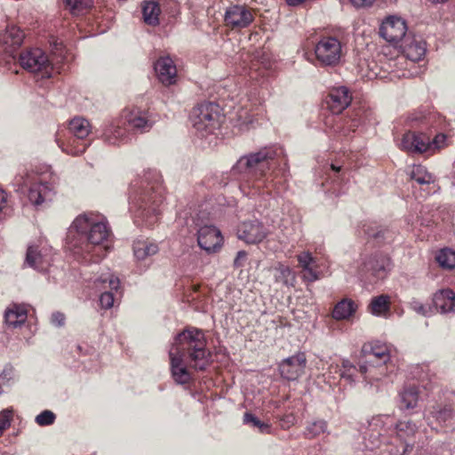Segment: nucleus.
<instances>
[{"label":"nucleus","mask_w":455,"mask_h":455,"mask_svg":"<svg viewBox=\"0 0 455 455\" xmlns=\"http://www.w3.org/2000/svg\"><path fill=\"white\" fill-rule=\"evenodd\" d=\"M327 429V422L325 420H316L312 423H310L304 432V435L308 438L312 439L319 435L324 433Z\"/></svg>","instance_id":"obj_42"},{"label":"nucleus","mask_w":455,"mask_h":455,"mask_svg":"<svg viewBox=\"0 0 455 455\" xmlns=\"http://www.w3.org/2000/svg\"><path fill=\"white\" fill-rule=\"evenodd\" d=\"M410 176L411 180H415L419 185H430L435 182L433 174L421 164L413 165L410 172Z\"/></svg>","instance_id":"obj_37"},{"label":"nucleus","mask_w":455,"mask_h":455,"mask_svg":"<svg viewBox=\"0 0 455 455\" xmlns=\"http://www.w3.org/2000/svg\"><path fill=\"white\" fill-rule=\"evenodd\" d=\"M65 4L73 15H80L92 6V0H65Z\"/></svg>","instance_id":"obj_41"},{"label":"nucleus","mask_w":455,"mask_h":455,"mask_svg":"<svg viewBox=\"0 0 455 455\" xmlns=\"http://www.w3.org/2000/svg\"><path fill=\"white\" fill-rule=\"evenodd\" d=\"M299 267L303 271V277L307 282H315L319 279L320 272L315 258L309 251H303L297 256Z\"/></svg>","instance_id":"obj_27"},{"label":"nucleus","mask_w":455,"mask_h":455,"mask_svg":"<svg viewBox=\"0 0 455 455\" xmlns=\"http://www.w3.org/2000/svg\"><path fill=\"white\" fill-rule=\"evenodd\" d=\"M162 192L159 183H148L140 193L133 196L132 207L135 209L136 222L150 228L158 221L164 199Z\"/></svg>","instance_id":"obj_6"},{"label":"nucleus","mask_w":455,"mask_h":455,"mask_svg":"<svg viewBox=\"0 0 455 455\" xmlns=\"http://www.w3.org/2000/svg\"><path fill=\"white\" fill-rule=\"evenodd\" d=\"M232 171L252 179L257 191L269 190L279 174L285 177L289 172L288 159L281 146L273 145L241 156Z\"/></svg>","instance_id":"obj_3"},{"label":"nucleus","mask_w":455,"mask_h":455,"mask_svg":"<svg viewBox=\"0 0 455 455\" xmlns=\"http://www.w3.org/2000/svg\"><path fill=\"white\" fill-rule=\"evenodd\" d=\"M435 260L441 267L453 269L455 267V251L450 248H443L436 253Z\"/></svg>","instance_id":"obj_40"},{"label":"nucleus","mask_w":455,"mask_h":455,"mask_svg":"<svg viewBox=\"0 0 455 455\" xmlns=\"http://www.w3.org/2000/svg\"><path fill=\"white\" fill-rule=\"evenodd\" d=\"M111 235L105 216L96 212H86L77 216L70 227L67 241L69 249L84 262L97 263L107 253L105 244Z\"/></svg>","instance_id":"obj_2"},{"label":"nucleus","mask_w":455,"mask_h":455,"mask_svg":"<svg viewBox=\"0 0 455 455\" xmlns=\"http://www.w3.org/2000/svg\"><path fill=\"white\" fill-rule=\"evenodd\" d=\"M273 270L274 278L276 283H282L286 287H293L295 285L296 274L289 266L278 262Z\"/></svg>","instance_id":"obj_33"},{"label":"nucleus","mask_w":455,"mask_h":455,"mask_svg":"<svg viewBox=\"0 0 455 455\" xmlns=\"http://www.w3.org/2000/svg\"><path fill=\"white\" fill-rule=\"evenodd\" d=\"M237 123L241 130H245L249 128L250 124H252L253 117L248 114L247 110L241 109L237 113Z\"/></svg>","instance_id":"obj_45"},{"label":"nucleus","mask_w":455,"mask_h":455,"mask_svg":"<svg viewBox=\"0 0 455 455\" xmlns=\"http://www.w3.org/2000/svg\"><path fill=\"white\" fill-rule=\"evenodd\" d=\"M94 285L99 290H106L100 297L101 307L105 309L111 308L116 301L115 296L120 286L119 279L110 273H106L95 279Z\"/></svg>","instance_id":"obj_15"},{"label":"nucleus","mask_w":455,"mask_h":455,"mask_svg":"<svg viewBox=\"0 0 455 455\" xmlns=\"http://www.w3.org/2000/svg\"><path fill=\"white\" fill-rule=\"evenodd\" d=\"M364 232L368 236L379 238L380 236H384V235L387 231L380 230L379 232H374V231L371 230L370 228H368V229L364 230Z\"/></svg>","instance_id":"obj_52"},{"label":"nucleus","mask_w":455,"mask_h":455,"mask_svg":"<svg viewBox=\"0 0 455 455\" xmlns=\"http://www.w3.org/2000/svg\"><path fill=\"white\" fill-rule=\"evenodd\" d=\"M132 249L137 260H145L156 254L159 251L158 244L148 239H138L134 241Z\"/></svg>","instance_id":"obj_32"},{"label":"nucleus","mask_w":455,"mask_h":455,"mask_svg":"<svg viewBox=\"0 0 455 455\" xmlns=\"http://www.w3.org/2000/svg\"><path fill=\"white\" fill-rule=\"evenodd\" d=\"M51 322L53 325L60 327L65 323V315L60 312H55L52 315Z\"/></svg>","instance_id":"obj_47"},{"label":"nucleus","mask_w":455,"mask_h":455,"mask_svg":"<svg viewBox=\"0 0 455 455\" xmlns=\"http://www.w3.org/2000/svg\"><path fill=\"white\" fill-rule=\"evenodd\" d=\"M390 258L381 252H363L357 261V275L370 283L385 278L391 270Z\"/></svg>","instance_id":"obj_8"},{"label":"nucleus","mask_w":455,"mask_h":455,"mask_svg":"<svg viewBox=\"0 0 455 455\" xmlns=\"http://www.w3.org/2000/svg\"><path fill=\"white\" fill-rule=\"evenodd\" d=\"M190 119L197 134L205 137L220 127L223 116L220 115L219 105L204 102L193 109Z\"/></svg>","instance_id":"obj_9"},{"label":"nucleus","mask_w":455,"mask_h":455,"mask_svg":"<svg viewBox=\"0 0 455 455\" xmlns=\"http://www.w3.org/2000/svg\"><path fill=\"white\" fill-rule=\"evenodd\" d=\"M412 120H415V121H420V122H421V119H420V118H419V117H417V116L413 117V118H412Z\"/></svg>","instance_id":"obj_57"},{"label":"nucleus","mask_w":455,"mask_h":455,"mask_svg":"<svg viewBox=\"0 0 455 455\" xmlns=\"http://www.w3.org/2000/svg\"><path fill=\"white\" fill-rule=\"evenodd\" d=\"M419 435L416 423L411 419L395 422L391 415L381 414L372 417L369 421L364 439L369 449L378 448L382 443L397 445L399 442L403 452H406L408 448L412 449Z\"/></svg>","instance_id":"obj_4"},{"label":"nucleus","mask_w":455,"mask_h":455,"mask_svg":"<svg viewBox=\"0 0 455 455\" xmlns=\"http://www.w3.org/2000/svg\"><path fill=\"white\" fill-rule=\"evenodd\" d=\"M426 419L432 428H435V423L440 427H453L455 426V410L451 405L438 404L432 407Z\"/></svg>","instance_id":"obj_24"},{"label":"nucleus","mask_w":455,"mask_h":455,"mask_svg":"<svg viewBox=\"0 0 455 455\" xmlns=\"http://www.w3.org/2000/svg\"><path fill=\"white\" fill-rule=\"evenodd\" d=\"M356 309L357 305L354 300L343 299L335 305L331 315L336 320H346L350 318Z\"/></svg>","instance_id":"obj_35"},{"label":"nucleus","mask_w":455,"mask_h":455,"mask_svg":"<svg viewBox=\"0 0 455 455\" xmlns=\"http://www.w3.org/2000/svg\"><path fill=\"white\" fill-rule=\"evenodd\" d=\"M20 66L28 72L40 74L41 77H50L52 67L48 56L40 48H32L20 55Z\"/></svg>","instance_id":"obj_13"},{"label":"nucleus","mask_w":455,"mask_h":455,"mask_svg":"<svg viewBox=\"0 0 455 455\" xmlns=\"http://www.w3.org/2000/svg\"><path fill=\"white\" fill-rule=\"evenodd\" d=\"M251 10L243 5H233L225 13L226 25L232 28H243L253 21Z\"/></svg>","instance_id":"obj_22"},{"label":"nucleus","mask_w":455,"mask_h":455,"mask_svg":"<svg viewBox=\"0 0 455 455\" xmlns=\"http://www.w3.org/2000/svg\"><path fill=\"white\" fill-rule=\"evenodd\" d=\"M121 118L128 132H147L156 123V118L151 114L140 108L124 109Z\"/></svg>","instance_id":"obj_14"},{"label":"nucleus","mask_w":455,"mask_h":455,"mask_svg":"<svg viewBox=\"0 0 455 455\" xmlns=\"http://www.w3.org/2000/svg\"><path fill=\"white\" fill-rule=\"evenodd\" d=\"M28 317L27 306L24 304H11L4 312L5 323L16 328L23 324Z\"/></svg>","instance_id":"obj_30"},{"label":"nucleus","mask_w":455,"mask_h":455,"mask_svg":"<svg viewBox=\"0 0 455 455\" xmlns=\"http://www.w3.org/2000/svg\"><path fill=\"white\" fill-rule=\"evenodd\" d=\"M407 65V61L404 56H397L395 59H387L382 63V68L385 72L388 73L392 77H407L411 74H408L406 71L402 70L403 65Z\"/></svg>","instance_id":"obj_34"},{"label":"nucleus","mask_w":455,"mask_h":455,"mask_svg":"<svg viewBox=\"0 0 455 455\" xmlns=\"http://www.w3.org/2000/svg\"><path fill=\"white\" fill-rule=\"evenodd\" d=\"M331 169H332L334 172H339L340 167L336 166V165H334V164H331Z\"/></svg>","instance_id":"obj_56"},{"label":"nucleus","mask_w":455,"mask_h":455,"mask_svg":"<svg viewBox=\"0 0 455 455\" xmlns=\"http://www.w3.org/2000/svg\"><path fill=\"white\" fill-rule=\"evenodd\" d=\"M7 195L4 190L0 188V212L6 207Z\"/></svg>","instance_id":"obj_51"},{"label":"nucleus","mask_w":455,"mask_h":455,"mask_svg":"<svg viewBox=\"0 0 455 455\" xmlns=\"http://www.w3.org/2000/svg\"><path fill=\"white\" fill-rule=\"evenodd\" d=\"M352 94L346 86L332 88L327 97L326 103L328 108L334 115L340 114L351 103Z\"/></svg>","instance_id":"obj_23"},{"label":"nucleus","mask_w":455,"mask_h":455,"mask_svg":"<svg viewBox=\"0 0 455 455\" xmlns=\"http://www.w3.org/2000/svg\"><path fill=\"white\" fill-rule=\"evenodd\" d=\"M306 366V355L303 352H299L283 360L279 364V371L283 378L288 380H297L305 373Z\"/></svg>","instance_id":"obj_21"},{"label":"nucleus","mask_w":455,"mask_h":455,"mask_svg":"<svg viewBox=\"0 0 455 455\" xmlns=\"http://www.w3.org/2000/svg\"><path fill=\"white\" fill-rule=\"evenodd\" d=\"M24 39V33L16 26H11L0 35V42L5 50L12 53L20 47Z\"/></svg>","instance_id":"obj_31"},{"label":"nucleus","mask_w":455,"mask_h":455,"mask_svg":"<svg viewBox=\"0 0 455 455\" xmlns=\"http://www.w3.org/2000/svg\"><path fill=\"white\" fill-rule=\"evenodd\" d=\"M434 305L441 314L455 312V293L451 289L436 291L433 299Z\"/></svg>","instance_id":"obj_29"},{"label":"nucleus","mask_w":455,"mask_h":455,"mask_svg":"<svg viewBox=\"0 0 455 455\" xmlns=\"http://www.w3.org/2000/svg\"><path fill=\"white\" fill-rule=\"evenodd\" d=\"M352 4L355 7H369L371 6L374 0H350Z\"/></svg>","instance_id":"obj_50"},{"label":"nucleus","mask_w":455,"mask_h":455,"mask_svg":"<svg viewBox=\"0 0 455 455\" xmlns=\"http://www.w3.org/2000/svg\"><path fill=\"white\" fill-rule=\"evenodd\" d=\"M446 136L438 133L433 140L423 132H408L402 139L401 148L411 153H434L445 145Z\"/></svg>","instance_id":"obj_11"},{"label":"nucleus","mask_w":455,"mask_h":455,"mask_svg":"<svg viewBox=\"0 0 455 455\" xmlns=\"http://www.w3.org/2000/svg\"><path fill=\"white\" fill-rule=\"evenodd\" d=\"M197 243L206 252L212 253L221 248L223 237L216 227L204 225L197 230Z\"/></svg>","instance_id":"obj_20"},{"label":"nucleus","mask_w":455,"mask_h":455,"mask_svg":"<svg viewBox=\"0 0 455 455\" xmlns=\"http://www.w3.org/2000/svg\"><path fill=\"white\" fill-rule=\"evenodd\" d=\"M315 54L322 67H336L343 55V45L337 37L325 36L315 44Z\"/></svg>","instance_id":"obj_12"},{"label":"nucleus","mask_w":455,"mask_h":455,"mask_svg":"<svg viewBox=\"0 0 455 455\" xmlns=\"http://www.w3.org/2000/svg\"><path fill=\"white\" fill-rule=\"evenodd\" d=\"M161 10L158 3L155 0H146L142 4L143 20L146 24L156 26L159 24Z\"/></svg>","instance_id":"obj_36"},{"label":"nucleus","mask_w":455,"mask_h":455,"mask_svg":"<svg viewBox=\"0 0 455 455\" xmlns=\"http://www.w3.org/2000/svg\"><path fill=\"white\" fill-rule=\"evenodd\" d=\"M411 305L414 311L422 315H426L428 312L427 307L419 301H412Z\"/></svg>","instance_id":"obj_48"},{"label":"nucleus","mask_w":455,"mask_h":455,"mask_svg":"<svg viewBox=\"0 0 455 455\" xmlns=\"http://www.w3.org/2000/svg\"><path fill=\"white\" fill-rule=\"evenodd\" d=\"M419 402V389L415 385L404 387L399 394V408L403 411L418 408Z\"/></svg>","instance_id":"obj_28"},{"label":"nucleus","mask_w":455,"mask_h":455,"mask_svg":"<svg viewBox=\"0 0 455 455\" xmlns=\"http://www.w3.org/2000/svg\"><path fill=\"white\" fill-rule=\"evenodd\" d=\"M389 303L387 295L374 297L369 305V311L374 315H381L389 311Z\"/></svg>","instance_id":"obj_39"},{"label":"nucleus","mask_w":455,"mask_h":455,"mask_svg":"<svg viewBox=\"0 0 455 455\" xmlns=\"http://www.w3.org/2000/svg\"><path fill=\"white\" fill-rule=\"evenodd\" d=\"M361 116L359 114V112L356 113V117L353 118L351 120V124L349 125V129L351 130H355V127H357L359 125V124L361 123Z\"/></svg>","instance_id":"obj_53"},{"label":"nucleus","mask_w":455,"mask_h":455,"mask_svg":"<svg viewBox=\"0 0 455 455\" xmlns=\"http://www.w3.org/2000/svg\"><path fill=\"white\" fill-rule=\"evenodd\" d=\"M428 1L431 3H434V4H439V3H444L447 0H428Z\"/></svg>","instance_id":"obj_55"},{"label":"nucleus","mask_w":455,"mask_h":455,"mask_svg":"<svg viewBox=\"0 0 455 455\" xmlns=\"http://www.w3.org/2000/svg\"><path fill=\"white\" fill-rule=\"evenodd\" d=\"M55 418L52 411L45 410L36 417V422L41 427L50 426L54 423Z\"/></svg>","instance_id":"obj_44"},{"label":"nucleus","mask_w":455,"mask_h":455,"mask_svg":"<svg viewBox=\"0 0 455 455\" xmlns=\"http://www.w3.org/2000/svg\"><path fill=\"white\" fill-rule=\"evenodd\" d=\"M247 253L244 251H239L236 254V257L234 260V266L235 267H240L243 266V263L246 259Z\"/></svg>","instance_id":"obj_49"},{"label":"nucleus","mask_w":455,"mask_h":455,"mask_svg":"<svg viewBox=\"0 0 455 455\" xmlns=\"http://www.w3.org/2000/svg\"><path fill=\"white\" fill-rule=\"evenodd\" d=\"M305 0H286V3L291 6H296L303 3Z\"/></svg>","instance_id":"obj_54"},{"label":"nucleus","mask_w":455,"mask_h":455,"mask_svg":"<svg viewBox=\"0 0 455 455\" xmlns=\"http://www.w3.org/2000/svg\"><path fill=\"white\" fill-rule=\"evenodd\" d=\"M401 47L403 49L404 59L412 62L419 61L423 59L426 54V43L420 37L407 36L402 41Z\"/></svg>","instance_id":"obj_26"},{"label":"nucleus","mask_w":455,"mask_h":455,"mask_svg":"<svg viewBox=\"0 0 455 455\" xmlns=\"http://www.w3.org/2000/svg\"><path fill=\"white\" fill-rule=\"evenodd\" d=\"M237 237L248 244L261 243L269 234L268 229L258 220L243 221L237 228Z\"/></svg>","instance_id":"obj_16"},{"label":"nucleus","mask_w":455,"mask_h":455,"mask_svg":"<svg viewBox=\"0 0 455 455\" xmlns=\"http://www.w3.org/2000/svg\"><path fill=\"white\" fill-rule=\"evenodd\" d=\"M100 138L106 144L111 146H118L127 140L128 131L121 116L103 124Z\"/></svg>","instance_id":"obj_19"},{"label":"nucleus","mask_w":455,"mask_h":455,"mask_svg":"<svg viewBox=\"0 0 455 455\" xmlns=\"http://www.w3.org/2000/svg\"><path fill=\"white\" fill-rule=\"evenodd\" d=\"M12 184L19 192L25 193L28 189V197L35 205H40L52 200L53 184L44 181L43 178L26 170L21 171L14 177Z\"/></svg>","instance_id":"obj_7"},{"label":"nucleus","mask_w":455,"mask_h":455,"mask_svg":"<svg viewBox=\"0 0 455 455\" xmlns=\"http://www.w3.org/2000/svg\"><path fill=\"white\" fill-rule=\"evenodd\" d=\"M155 70L163 84L171 85L176 83L177 68L169 56L160 57L155 63Z\"/></svg>","instance_id":"obj_25"},{"label":"nucleus","mask_w":455,"mask_h":455,"mask_svg":"<svg viewBox=\"0 0 455 455\" xmlns=\"http://www.w3.org/2000/svg\"><path fill=\"white\" fill-rule=\"evenodd\" d=\"M53 260L52 249L29 245L27 250L25 265L40 272L46 271Z\"/></svg>","instance_id":"obj_18"},{"label":"nucleus","mask_w":455,"mask_h":455,"mask_svg":"<svg viewBox=\"0 0 455 455\" xmlns=\"http://www.w3.org/2000/svg\"><path fill=\"white\" fill-rule=\"evenodd\" d=\"M339 375L341 379H345L350 383L355 382L359 376L362 377L360 361L358 362V367H356L348 360H343L339 369Z\"/></svg>","instance_id":"obj_38"},{"label":"nucleus","mask_w":455,"mask_h":455,"mask_svg":"<svg viewBox=\"0 0 455 455\" xmlns=\"http://www.w3.org/2000/svg\"><path fill=\"white\" fill-rule=\"evenodd\" d=\"M12 419V410L5 409L0 412V437L2 436L4 431L7 429Z\"/></svg>","instance_id":"obj_46"},{"label":"nucleus","mask_w":455,"mask_h":455,"mask_svg":"<svg viewBox=\"0 0 455 455\" xmlns=\"http://www.w3.org/2000/svg\"><path fill=\"white\" fill-rule=\"evenodd\" d=\"M243 423L258 428L260 433L268 434L270 432V426L267 423L260 421L256 416L250 412L244 413Z\"/></svg>","instance_id":"obj_43"},{"label":"nucleus","mask_w":455,"mask_h":455,"mask_svg":"<svg viewBox=\"0 0 455 455\" xmlns=\"http://www.w3.org/2000/svg\"><path fill=\"white\" fill-rule=\"evenodd\" d=\"M90 124L83 117H75L68 124L69 136L67 141L57 138V143L61 150L71 156L84 153L89 146L86 138L90 133Z\"/></svg>","instance_id":"obj_10"},{"label":"nucleus","mask_w":455,"mask_h":455,"mask_svg":"<svg viewBox=\"0 0 455 455\" xmlns=\"http://www.w3.org/2000/svg\"><path fill=\"white\" fill-rule=\"evenodd\" d=\"M360 371L367 385L378 387L379 382L389 378L396 371L390 346L380 341L364 343L360 352Z\"/></svg>","instance_id":"obj_5"},{"label":"nucleus","mask_w":455,"mask_h":455,"mask_svg":"<svg viewBox=\"0 0 455 455\" xmlns=\"http://www.w3.org/2000/svg\"><path fill=\"white\" fill-rule=\"evenodd\" d=\"M407 26L405 21L397 16H389L381 24L379 35L387 42L396 44L405 38Z\"/></svg>","instance_id":"obj_17"},{"label":"nucleus","mask_w":455,"mask_h":455,"mask_svg":"<svg viewBox=\"0 0 455 455\" xmlns=\"http://www.w3.org/2000/svg\"><path fill=\"white\" fill-rule=\"evenodd\" d=\"M170 370L174 382L188 385L194 371H204L212 362V353L203 331L190 327L178 333L169 349Z\"/></svg>","instance_id":"obj_1"}]
</instances>
